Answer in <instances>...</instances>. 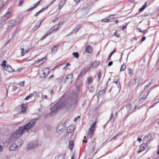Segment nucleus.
<instances>
[{
    "label": "nucleus",
    "mask_w": 159,
    "mask_h": 159,
    "mask_svg": "<svg viewBox=\"0 0 159 159\" xmlns=\"http://www.w3.org/2000/svg\"><path fill=\"white\" fill-rule=\"evenodd\" d=\"M37 120V118H34L31 120L28 123L26 124L24 126L20 127L12 134V136L11 137V139L13 137L19 138L26 131L28 132H31V129L34 126Z\"/></svg>",
    "instance_id": "obj_1"
},
{
    "label": "nucleus",
    "mask_w": 159,
    "mask_h": 159,
    "mask_svg": "<svg viewBox=\"0 0 159 159\" xmlns=\"http://www.w3.org/2000/svg\"><path fill=\"white\" fill-rule=\"evenodd\" d=\"M66 105V102L63 101L62 98L57 103L55 104L50 108V115L53 116L55 114L58 110L61 107H65Z\"/></svg>",
    "instance_id": "obj_2"
},
{
    "label": "nucleus",
    "mask_w": 159,
    "mask_h": 159,
    "mask_svg": "<svg viewBox=\"0 0 159 159\" xmlns=\"http://www.w3.org/2000/svg\"><path fill=\"white\" fill-rule=\"evenodd\" d=\"M12 136V134L11 136L9 142L11 143L12 142V144H11V146L9 148V150L10 151H13L16 150V148L18 147V145L16 144V141L15 140L17 138L13 137L11 139V137Z\"/></svg>",
    "instance_id": "obj_3"
},
{
    "label": "nucleus",
    "mask_w": 159,
    "mask_h": 159,
    "mask_svg": "<svg viewBox=\"0 0 159 159\" xmlns=\"http://www.w3.org/2000/svg\"><path fill=\"white\" fill-rule=\"evenodd\" d=\"M96 125L95 123H93L88 130V136L90 138H91L94 134V130Z\"/></svg>",
    "instance_id": "obj_4"
},
{
    "label": "nucleus",
    "mask_w": 159,
    "mask_h": 159,
    "mask_svg": "<svg viewBox=\"0 0 159 159\" xmlns=\"http://www.w3.org/2000/svg\"><path fill=\"white\" fill-rule=\"evenodd\" d=\"M91 8V7L90 5L87 4L86 6H85L81 9V12L84 15L87 14L89 12Z\"/></svg>",
    "instance_id": "obj_5"
},
{
    "label": "nucleus",
    "mask_w": 159,
    "mask_h": 159,
    "mask_svg": "<svg viewBox=\"0 0 159 159\" xmlns=\"http://www.w3.org/2000/svg\"><path fill=\"white\" fill-rule=\"evenodd\" d=\"M39 143L37 140L31 142L28 145V148L32 149L38 146Z\"/></svg>",
    "instance_id": "obj_6"
},
{
    "label": "nucleus",
    "mask_w": 159,
    "mask_h": 159,
    "mask_svg": "<svg viewBox=\"0 0 159 159\" xmlns=\"http://www.w3.org/2000/svg\"><path fill=\"white\" fill-rule=\"evenodd\" d=\"M65 129L64 125L59 124L58 125L57 129V132L58 134H61Z\"/></svg>",
    "instance_id": "obj_7"
},
{
    "label": "nucleus",
    "mask_w": 159,
    "mask_h": 159,
    "mask_svg": "<svg viewBox=\"0 0 159 159\" xmlns=\"http://www.w3.org/2000/svg\"><path fill=\"white\" fill-rule=\"evenodd\" d=\"M10 10H11L10 8H9L8 11L6 12V14L2 16L1 18L2 21H5L7 20L10 17L11 14L10 11Z\"/></svg>",
    "instance_id": "obj_8"
},
{
    "label": "nucleus",
    "mask_w": 159,
    "mask_h": 159,
    "mask_svg": "<svg viewBox=\"0 0 159 159\" xmlns=\"http://www.w3.org/2000/svg\"><path fill=\"white\" fill-rule=\"evenodd\" d=\"M46 61V58L44 57L36 61L34 63V65L36 66H38L44 63Z\"/></svg>",
    "instance_id": "obj_9"
},
{
    "label": "nucleus",
    "mask_w": 159,
    "mask_h": 159,
    "mask_svg": "<svg viewBox=\"0 0 159 159\" xmlns=\"http://www.w3.org/2000/svg\"><path fill=\"white\" fill-rule=\"evenodd\" d=\"M50 70L48 68H45L42 70V77L45 78L48 74Z\"/></svg>",
    "instance_id": "obj_10"
},
{
    "label": "nucleus",
    "mask_w": 159,
    "mask_h": 159,
    "mask_svg": "<svg viewBox=\"0 0 159 159\" xmlns=\"http://www.w3.org/2000/svg\"><path fill=\"white\" fill-rule=\"evenodd\" d=\"M81 27V25H80L79 24L77 25L76 27L68 35H67V36L70 34H72L74 33H76Z\"/></svg>",
    "instance_id": "obj_11"
},
{
    "label": "nucleus",
    "mask_w": 159,
    "mask_h": 159,
    "mask_svg": "<svg viewBox=\"0 0 159 159\" xmlns=\"http://www.w3.org/2000/svg\"><path fill=\"white\" fill-rule=\"evenodd\" d=\"M93 48L92 46L88 45L86 47L85 52L87 53H91L93 52Z\"/></svg>",
    "instance_id": "obj_12"
},
{
    "label": "nucleus",
    "mask_w": 159,
    "mask_h": 159,
    "mask_svg": "<svg viewBox=\"0 0 159 159\" xmlns=\"http://www.w3.org/2000/svg\"><path fill=\"white\" fill-rule=\"evenodd\" d=\"M132 105L131 103H129L126 106V109L128 113H132L134 111L133 110V109H132Z\"/></svg>",
    "instance_id": "obj_13"
},
{
    "label": "nucleus",
    "mask_w": 159,
    "mask_h": 159,
    "mask_svg": "<svg viewBox=\"0 0 159 159\" xmlns=\"http://www.w3.org/2000/svg\"><path fill=\"white\" fill-rule=\"evenodd\" d=\"M18 22L15 20H13L10 21L9 22V25L11 27H13L14 26L17 24Z\"/></svg>",
    "instance_id": "obj_14"
},
{
    "label": "nucleus",
    "mask_w": 159,
    "mask_h": 159,
    "mask_svg": "<svg viewBox=\"0 0 159 159\" xmlns=\"http://www.w3.org/2000/svg\"><path fill=\"white\" fill-rule=\"evenodd\" d=\"M148 146V144L147 143H143L140 146L139 148L143 151L147 148Z\"/></svg>",
    "instance_id": "obj_15"
},
{
    "label": "nucleus",
    "mask_w": 159,
    "mask_h": 159,
    "mask_svg": "<svg viewBox=\"0 0 159 159\" xmlns=\"http://www.w3.org/2000/svg\"><path fill=\"white\" fill-rule=\"evenodd\" d=\"M152 138V136L150 134H148L147 135L145 136L144 138V140L147 141H149Z\"/></svg>",
    "instance_id": "obj_16"
},
{
    "label": "nucleus",
    "mask_w": 159,
    "mask_h": 159,
    "mask_svg": "<svg viewBox=\"0 0 159 159\" xmlns=\"http://www.w3.org/2000/svg\"><path fill=\"white\" fill-rule=\"evenodd\" d=\"M78 93H74L75 97L73 99L72 101V104H75L77 102V96L78 95Z\"/></svg>",
    "instance_id": "obj_17"
},
{
    "label": "nucleus",
    "mask_w": 159,
    "mask_h": 159,
    "mask_svg": "<svg viewBox=\"0 0 159 159\" xmlns=\"http://www.w3.org/2000/svg\"><path fill=\"white\" fill-rule=\"evenodd\" d=\"M74 130V127L72 126H68L67 129V132L68 133H71Z\"/></svg>",
    "instance_id": "obj_18"
},
{
    "label": "nucleus",
    "mask_w": 159,
    "mask_h": 159,
    "mask_svg": "<svg viewBox=\"0 0 159 159\" xmlns=\"http://www.w3.org/2000/svg\"><path fill=\"white\" fill-rule=\"evenodd\" d=\"M136 78H135L134 80H130L129 83V85L131 86L134 84H136Z\"/></svg>",
    "instance_id": "obj_19"
},
{
    "label": "nucleus",
    "mask_w": 159,
    "mask_h": 159,
    "mask_svg": "<svg viewBox=\"0 0 159 159\" xmlns=\"http://www.w3.org/2000/svg\"><path fill=\"white\" fill-rule=\"evenodd\" d=\"M21 112L23 113L25 112L26 110V107L24 104H22L21 105Z\"/></svg>",
    "instance_id": "obj_20"
},
{
    "label": "nucleus",
    "mask_w": 159,
    "mask_h": 159,
    "mask_svg": "<svg viewBox=\"0 0 159 159\" xmlns=\"http://www.w3.org/2000/svg\"><path fill=\"white\" fill-rule=\"evenodd\" d=\"M55 28L54 27H53L49 30L48 31L46 34L48 36L52 33L54 31H55Z\"/></svg>",
    "instance_id": "obj_21"
},
{
    "label": "nucleus",
    "mask_w": 159,
    "mask_h": 159,
    "mask_svg": "<svg viewBox=\"0 0 159 159\" xmlns=\"http://www.w3.org/2000/svg\"><path fill=\"white\" fill-rule=\"evenodd\" d=\"M6 70L9 72H11L14 71V70L12 69L11 66L9 65L7 66L6 68Z\"/></svg>",
    "instance_id": "obj_22"
},
{
    "label": "nucleus",
    "mask_w": 159,
    "mask_h": 159,
    "mask_svg": "<svg viewBox=\"0 0 159 159\" xmlns=\"http://www.w3.org/2000/svg\"><path fill=\"white\" fill-rule=\"evenodd\" d=\"M59 46V45H58L57 46H54L51 49V51L52 52L55 53L58 50V47Z\"/></svg>",
    "instance_id": "obj_23"
},
{
    "label": "nucleus",
    "mask_w": 159,
    "mask_h": 159,
    "mask_svg": "<svg viewBox=\"0 0 159 159\" xmlns=\"http://www.w3.org/2000/svg\"><path fill=\"white\" fill-rule=\"evenodd\" d=\"M73 77V75L72 74H70L68 75L66 78L65 80V82L66 81V80L70 79L72 80Z\"/></svg>",
    "instance_id": "obj_24"
},
{
    "label": "nucleus",
    "mask_w": 159,
    "mask_h": 159,
    "mask_svg": "<svg viewBox=\"0 0 159 159\" xmlns=\"http://www.w3.org/2000/svg\"><path fill=\"white\" fill-rule=\"evenodd\" d=\"M99 62L98 61H95L93 62L92 64L93 67L95 68L96 67L99 65Z\"/></svg>",
    "instance_id": "obj_25"
},
{
    "label": "nucleus",
    "mask_w": 159,
    "mask_h": 159,
    "mask_svg": "<svg viewBox=\"0 0 159 159\" xmlns=\"http://www.w3.org/2000/svg\"><path fill=\"white\" fill-rule=\"evenodd\" d=\"M20 49L21 50V56H23L25 53V52L24 48V46H20Z\"/></svg>",
    "instance_id": "obj_26"
},
{
    "label": "nucleus",
    "mask_w": 159,
    "mask_h": 159,
    "mask_svg": "<svg viewBox=\"0 0 159 159\" xmlns=\"http://www.w3.org/2000/svg\"><path fill=\"white\" fill-rule=\"evenodd\" d=\"M147 2H146V3H145L143 6L142 7H141V8H140L139 10V11L140 12H141V11H143L145 8L146 7H147Z\"/></svg>",
    "instance_id": "obj_27"
},
{
    "label": "nucleus",
    "mask_w": 159,
    "mask_h": 159,
    "mask_svg": "<svg viewBox=\"0 0 159 159\" xmlns=\"http://www.w3.org/2000/svg\"><path fill=\"white\" fill-rule=\"evenodd\" d=\"M86 72V69L85 68H83L81 71L80 73V75H84Z\"/></svg>",
    "instance_id": "obj_28"
},
{
    "label": "nucleus",
    "mask_w": 159,
    "mask_h": 159,
    "mask_svg": "<svg viewBox=\"0 0 159 159\" xmlns=\"http://www.w3.org/2000/svg\"><path fill=\"white\" fill-rule=\"evenodd\" d=\"M42 23V21H40L38 25H35V26L33 29V30L34 31H35L39 27L40 25Z\"/></svg>",
    "instance_id": "obj_29"
},
{
    "label": "nucleus",
    "mask_w": 159,
    "mask_h": 159,
    "mask_svg": "<svg viewBox=\"0 0 159 159\" xmlns=\"http://www.w3.org/2000/svg\"><path fill=\"white\" fill-rule=\"evenodd\" d=\"M74 146V143L73 141H70L69 142V148L70 149H72Z\"/></svg>",
    "instance_id": "obj_30"
},
{
    "label": "nucleus",
    "mask_w": 159,
    "mask_h": 159,
    "mask_svg": "<svg viewBox=\"0 0 159 159\" xmlns=\"http://www.w3.org/2000/svg\"><path fill=\"white\" fill-rule=\"evenodd\" d=\"M63 24V23L62 21L60 22L57 26V27L56 28L55 31H56L57 30L59 29V26H60V25H62Z\"/></svg>",
    "instance_id": "obj_31"
},
{
    "label": "nucleus",
    "mask_w": 159,
    "mask_h": 159,
    "mask_svg": "<svg viewBox=\"0 0 159 159\" xmlns=\"http://www.w3.org/2000/svg\"><path fill=\"white\" fill-rule=\"evenodd\" d=\"M116 50L115 49H114V50L110 53V55L109 56L108 58L107 59V60H110L111 57L112 55V54L116 52Z\"/></svg>",
    "instance_id": "obj_32"
},
{
    "label": "nucleus",
    "mask_w": 159,
    "mask_h": 159,
    "mask_svg": "<svg viewBox=\"0 0 159 159\" xmlns=\"http://www.w3.org/2000/svg\"><path fill=\"white\" fill-rule=\"evenodd\" d=\"M126 68V65L123 64L121 66L120 71H123Z\"/></svg>",
    "instance_id": "obj_33"
},
{
    "label": "nucleus",
    "mask_w": 159,
    "mask_h": 159,
    "mask_svg": "<svg viewBox=\"0 0 159 159\" xmlns=\"http://www.w3.org/2000/svg\"><path fill=\"white\" fill-rule=\"evenodd\" d=\"M73 55L74 57L78 58L79 57V54L78 52H74L73 53Z\"/></svg>",
    "instance_id": "obj_34"
},
{
    "label": "nucleus",
    "mask_w": 159,
    "mask_h": 159,
    "mask_svg": "<svg viewBox=\"0 0 159 159\" xmlns=\"http://www.w3.org/2000/svg\"><path fill=\"white\" fill-rule=\"evenodd\" d=\"M149 93V92H148V93L147 95H143V97L140 99V101H141L142 100H143V101H144L145 99H146V98H147V95Z\"/></svg>",
    "instance_id": "obj_35"
},
{
    "label": "nucleus",
    "mask_w": 159,
    "mask_h": 159,
    "mask_svg": "<svg viewBox=\"0 0 159 159\" xmlns=\"http://www.w3.org/2000/svg\"><path fill=\"white\" fill-rule=\"evenodd\" d=\"M34 95V93H30V94L28 96H27L25 98V100H28L31 97H32Z\"/></svg>",
    "instance_id": "obj_36"
},
{
    "label": "nucleus",
    "mask_w": 159,
    "mask_h": 159,
    "mask_svg": "<svg viewBox=\"0 0 159 159\" xmlns=\"http://www.w3.org/2000/svg\"><path fill=\"white\" fill-rule=\"evenodd\" d=\"M109 21H110L108 19H106V18H105V19H103L101 20V22H109Z\"/></svg>",
    "instance_id": "obj_37"
},
{
    "label": "nucleus",
    "mask_w": 159,
    "mask_h": 159,
    "mask_svg": "<svg viewBox=\"0 0 159 159\" xmlns=\"http://www.w3.org/2000/svg\"><path fill=\"white\" fill-rule=\"evenodd\" d=\"M128 73L131 75H132L133 74V70L131 69H129L128 70Z\"/></svg>",
    "instance_id": "obj_38"
},
{
    "label": "nucleus",
    "mask_w": 159,
    "mask_h": 159,
    "mask_svg": "<svg viewBox=\"0 0 159 159\" xmlns=\"http://www.w3.org/2000/svg\"><path fill=\"white\" fill-rule=\"evenodd\" d=\"M105 92V90L104 89H103L101 90V91H99L98 93V95H101V94H103Z\"/></svg>",
    "instance_id": "obj_39"
},
{
    "label": "nucleus",
    "mask_w": 159,
    "mask_h": 159,
    "mask_svg": "<svg viewBox=\"0 0 159 159\" xmlns=\"http://www.w3.org/2000/svg\"><path fill=\"white\" fill-rule=\"evenodd\" d=\"M66 1V0H61L59 3L60 4V5L63 6L64 4L65 3Z\"/></svg>",
    "instance_id": "obj_40"
},
{
    "label": "nucleus",
    "mask_w": 159,
    "mask_h": 159,
    "mask_svg": "<svg viewBox=\"0 0 159 159\" xmlns=\"http://www.w3.org/2000/svg\"><path fill=\"white\" fill-rule=\"evenodd\" d=\"M137 29H139V32H142V33H147V30H148L147 29H146V30H145L144 31H143V30H141L139 28H138Z\"/></svg>",
    "instance_id": "obj_41"
},
{
    "label": "nucleus",
    "mask_w": 159,
    "mask_h": 159,
    "mask_svg": "<svg viewBox=\"0 0 159 159\" xmlns=\"http://www.w3.org/2000/svg\"><path fill=\"white\" fill-rule=\"evenodd\" d=\"M42 0H40L37 3L34 4V6L36 7L38 6L39 4H40L41 2H42Z\"/></svg>",
    "instance_id": "obj_42"
},
{
    "label": "nucleus",
    "mask_w": 159,
    "mask_h": 159,
    "mask_svg": "<svg viewBox=\"0 0 159 159\" xmlns=\"http://www.w3.org/2000/svg\"><path fill=\"white\" fill-rule=\"evenodd\" d=\"M70 64L68 63H67L66 64V66L64 67H63V68H62V69L63 70H65V69H67V67L70 65Z\"/></svg>",
    "instance_id": "obj_43"
},
{
    "label": "nucleus",
    "mask_w": 159,
    "mask_h": 159,
    "mask_svg": "<svg viewBox=\"0 0 159 159\" xmlns=\"http://www.w3.org/2000/svg\"><path fill=\"white\" fill-rule=\"evenodd\" d=\"M36 8V7L34 5V6L33 7H31V8H29V9H28L27 11H31V10H33L35 8Z\"/></svg>",
    "instance_id": "obj_44"
},
{
    "label": "nucleus",
    "mask_w": 159,
    "mask_h": 159,
    "mask_svg": "<svg viewBox=\"0 0 159 159\" xmlns=\"http://www.w3.org/2000/svg\"><path fill=\"white\" fill-rule=\"evenodd\" d=\"M36 8V7L34 5V6L33 7H31V8H29V9H28L27 11H31V10H33L35 8Z\"/></svg>",
    "instance_id": "obj_45"
},
{
    "label": "nucleus",
    "mask_w": 159,
    "mask_h": 159,
    "mask_svg": "<svg viewBox=\"0 0 159 159\" xmlns=\"http://www.w3.org/2000/svg\"><path fill=\"white\" fill-rule=\"evenodd\" d=\"M101 77V73L100 72H99L98 74V75L97 77L98 78V80H99Z\"/></svg>",
    "instance_id": "obj_46"
},
{
    "label": "nucleus",
    "mask_w": 159,
    "mask_h": 159,
    "mask_svg": "<svg viewBox=\"0 0 159 159\" xmlns=\"http://www.w3.org/2000/svg\"><path fill=\"white\" fill-rule=\"evenodd\" d=\"M24 83H25V81H23L22 82L20 83H19V84L20 85L21 87H24Z\"/></svg>",
    "instance_id": "obj_47"
},
{
    "label": "nucleus",
    "mask_w": 159,
    "mask_h": 159,
    "mask_svg": "<svg viewBox=\"0 0 159 159\" xmlns=\"http://www.w3.org/2000/svg\"><path fill=\"white\" fill-rule=\"evenodd\" d=\"M65 153L62 154L61 155H59L58 157H62V158L63 159L65 157Z\"/></svg>",
    "instance_id": "obj_48"
},
{
    "label": "nucleus",
    "mask_w": 159,
    "mask_h": 159,
    "mask_svg": "<svg viewBox=\"0 0 159 159\" xmlns=\"http://www.w3.org/2000/svg\"><path fill=\"white\" fill-rule=\"evenodd\" d=\"M115 35L117 37H120V34L118 33L117 32V31H116L115 33Z\"/></svg>",
    "instance_id": "obj_49"
},
{
    "label": "nucleus",
    "mask_w": 159,
    "mask_h": 159,
    "mask_svg": "<svg viewBox=\"0 0 159 159\" xmlns=\"http://www.w3.org/2000/svg\"><path fill=\"white\" fill-rule=\"evenodd\" d=\"M89 83L91 82L92 81L93 79L91 77H89L87 79Z\"/></svg>",
    "instance_id": "obj_50"
},
{
    "label": "nucleus",
    "mask_w": 159,
    "mask_h": 159,
    "mask_svg": "<svg viewBox=\"0 0 159 159\" xmlns=\"http://www.w3.org/2000/svg\"><path fill=\"white\" fill-rule=\"evenodd\" d=\"M6 61H4L2 62V66L3 67H5L6 66Z\"/></svg>",
    "instance_id": "obj_51"
},
{
    "label": "nucleus",
    "mask_w": 159,
    "mask_h": 159,
    "mask_svg": "<svg viewBox=\"0 0 159 159\" xmlns=\"http://www.w3.org/2000/svg\"><path fill=\"white\" fill-rule=\"evenodd\" d=\"M47 36L48 35L46 34L42 37L41 39L43 40L45 39Z\"/></svg>",
    "instance_id": "obj_52"
},
{
    "label": "nucleus",
    "mask_w": 159,
    "mask_h": 159,
    "mask_svg": "<svg viewBox=\"0 0 159 159\" xmlns=\"http://www.w3.org/2000/svg\"><path fill=\"white\" fill-rule=\"evenodd\" d=\"M80 118V116H78L77 117H75L74 119V122H76L78 119Z\"/></svg>",
    "instance_id": "obj_53"
},
{
    "label": "nucleus",
    "mask_w": 159,
    "mask_h": 159,
    "mask_svg": "<svg viewBox=\"0 0 159 159\" xmlns=\"http://www.w3.org/2000/svg\"><path fill=\"white\" fill-rule=\"evenodd\" d=\"M151 83H150L148 85H147L146 86L144 87V89L146 90L150 86Z\"/></svg>",
    "instance_id": "obj_54"
},
{
    "label": "nucleus",
    "mask_w": 159,
    "mask_h": 159,
    "mask_svg": "<svg viewBox=\"0 0 159 159\" xmlns=\"http://www.w3.org/2000/svg\"><path fill=\"white\" fill-rule=\"evenodd\" d=\"M44 9V8H42L41 10H40L37 12L39 14L40 13L43 12V11Z\"/></svg>",
    "instance_id": "obj_55"
},
{
    "label": "nucleus",
    "mask_w": 159,
    "mask_h": 159,
    "mask_svg": "<svg viewBox=\"0 0 159 159\" xmlns=\"http://www.w3.org/2000/svg\"><path fill=\"white\" fill-rule=\"evenodd\" d=\"M44 9V8H42L41 10H40L37 12L39 14L40 13L43 12V11Z\"/></svg>",
    "instance_id": "obj_56"
},
{
    "label": "nucleus",
    "mask_w": 159,
    "mask_h": 159,
    "mask_svg": "<svg viewBox=\"0 0 159 159\" xmlns=\"http://www.w3.org/2000/svg\"><path fill=\"white\" fill-rule=\"evenodd\" d=\"M44 9V8H42L41 10H40L37 12L39 14L40 13L43 12V11Z\"/></svg>",
    "instance_id": "obj_57"
},
{
    "label": "nucleus",
    "mask_w": 159,
    "mask_h": 159,
    "mask_svg": "<svg viewBox=\"0 0 159 159\" xmlns=\"http://www.w3.org/2000/svg\"><path fill=\"white\" fill-rule=\"evenodd\" d=\"M114 83H116L117 85L118 86V88H119V85L120 86L119 82V81H117L116 82H114Z\"/></svg>",
    "instance_id": "obj_58"
},
{
    "label": "nucleus",
    "mask_w": 159,
    "mask_h": 159,
    "mask_svg": "<svg viewBox=\"0 0 159 159\" xmlns=\"http://www.w3.org/2000/svg\"><path fill=\"white\" fill-rule=\"evenodd\" d=\"M42 98L43 99H47V96L46 95H42Z\"/></svg>",
    "instance_id": "obj_59"
},
{
    "label": "nucleus",
    "mask_w": 159,
    "mask_h": 159,
    "mask_svg": "<svg viewBox=\"0 0 159 159\" xmlns=\"http://www.w3.org/2000/svg\"><path fill=\"white\" fill-rule=\"evenodd\" d=\"M113 62L112 61H111L109 62L108 64V66H111Z\"/></svg>",
    "instance_id": "obj_60"
},
{
    "label": "nucleus",
    "mask_w": 159,
    "mask_h": 159,
    "mask_svg": "<svg viewBox=\"0 0 159 159\" xmlns=\"http://www.w3.org/2000/svg\"><path fill=\"white\" fill-rule=\"evenodd\" d=\"M113 116V113L112 112L111 115V116L109 119V120H112V117Z\"/></svg>",
    "instance_id": "obj_61"
},
{
    "label": "nucleus",
    "mask_w": 159,
    "mask_h": 159,
    "mask_svg": "<svg viewBox=\"0 0 159 159\" xmlns=\"http://www.w3.org/2000/svg\"><path fill=\"white\" fill-rule=\"evenodd\" d=\"M119 135V134H117L116 136H114V137H113V138H112V139H111V140H113V139H115L116 138V137L118 136Z\"/></svg>",
    "instance_id": "obj_62"
},
{
    "label": "nucleus",
    "mask_w": 159,
    "mask_h": 159,
    "mask_svg": "<svg viewBox=\"0 0 159 159\" xmlns=\"http://www.w3.org/2000/svg\"><path fill=\"white\" fill-rule=\"evenodd\" d=\"M146 39V37L145 36H143L142 37V38L141 40V42H142L144 41Z\"/></svg>",
    "instance_id": "obj_63"
},
{
    "label": "nucleus",
    "mask_w": 159,
    "mask_h": 159,
    "mask_svg": "<svg viewBox=\"0 0 159 159\" xmlns=\"http://www.w3.org/2000/svg\"><path fill=\"white\" fill-rule=\"evenodd\" d=\"M23 0H20L19 2V4L20 5H21L23 3Z\"/></svg>",
    "instance_id": "obj_64"
}]
</instances>
